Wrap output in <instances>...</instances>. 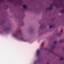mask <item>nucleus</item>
Masks as SVG:
<instances>
[{"label": "nucleus", "mask_w": 64, "mask_h": 64, "mask_svg": "<svg viewBox=\"0 0 64 64\" xmlns=\"http://www.w3.org/2000/svg\"><path fill=\"white\" fill-rule=\"evenodd\" d=\"M10 2H11V0H8Z\"/></svg>", "instance_id": "16"}, {"label": "nucleus", "mask_w": 64, "mask_h": 64, "mask_svg": "<svg viewBox=\"0 0 64 64\" xmlns=\"http://www.w3.org/2000/svg\"><path fill=\"white\" fill-rule=\"evenodd\" d=\"M36 52H37L36 55L37 56H38L40 54V50H37Z\"/></svg>", "instance_id": "2"}, {"label": "nucleus", "mask_w": 64, "mask_h": 64, "mask_svg": "<svg viewBox=\"0 0 64 64\" xmlns=\"http://www.w3.org/2000/svg\"><path fill=\"white\" fill-rule=\"evenodd\" d=\"M59 6H60V7H61V5H60Z\"/></svg>", "instance_id": "20"}, {"label": "nucleus", "mask_w": 64, "mask_h": 64, "mask_svg": "<svg viewBox=\"0 0 64 64\" xmlns=\"http://www.w3.org/2000/svg\"><path fill=\"white\" fill-rule=\"evenodd\" d=\"M61 12H62V13H64V10H61L60 11Z\"/></svg>", "instance_id": "8"}, {"label": "nucleus", "mask_w": 64, "mask_h": 64, "mask_svg": "<svg viewBox=\"0 0 64 64\" xmlns=\"http://www.w3.org/2000/svg\"><path fill=\"white\" fill-rule=\"evenodd\" d=\"M3 1V0H0V2H2Z\"/></svg>", "instance_id": "17"}, {"label": "nucleus", "mask_w": 64, "mask_h": 64, "mask_svg": "<svg viewBox=\"0 0 64 64\" xmlns=\"http://www.w3.org/2000/svg\"><path fill=\"white\" fill-rule=\"evenodd\" d=\"M53 27L54 28V26H50L49 28L50 29H51V28Z\"/></svg>", "instance_id": "5"}, {"label": "nucleus", "mask_w": 64, "mask_h": 64, "mask_svg": "<svg viewBox=\"0 0 64 64\" xmlns=\"http://www.w3.org/2000/svg\"><path fill=\"white\" fill-rule=\"evenodd\" d=\"M43 26L41 25V26H40V28H42V27Z\"/></svg>", "instance_id": "12"}, {"label": "nucleus", "mask_w": 64, "mask_h": 64, "mask_svg": "<svg viewBox=\"0 0 64 64\" xmlns=\"http://www.w3.org/2000/svg\"><path fill=\"white\" fill-rule=\"evenodd\" d=\"M13 36L15 37H17V35L16 34H13Z\"/></svg>", "instance_id": "6"}, {"label": "nucleus", "mask_w": 64, "mask_h": 64, "mask_svg": "<svg viewBox=\"0 0 64 64\" xmlns=\"http://www.w3.org/2000/svg\"><path fill=\"white\" fill-rule=\"evenodd\" d=\"M52 49H53V48H54V47H53V46H52Z\"/></svg>", "instance_id": "19"}, {"label": "nucleus", "mask_w": 64, "mask_h": 64, "mask_svg": "<svg viewBox=\"0 0 64 64\" xmlns=\"http://www.w3.org/2000/svg\"><path fill=\"white\" fill-rule=\"evenodd\" d=\"M20 40H22V41H24V40L23 37H22L21 38H20Z\"/></svg>", "instance_id": "9"}, {"label": "nucleus", "mask_w": 64, "mask_h": 64, "mask_svg": "<svg viewBox=\"0 0 64 64\" xmlns=\"http://www.w3.org/2000/svg\"><path fill=\"white\" fill-rule=\"evenodd\" d=\"M60 43H63V42H64V40H60Z\"/></svg>", "instance_id": "7"}, {"label": "nucleus", "mask_w": 64, "mask_h": 64, "mask_svg": "<svg viewBox=\"0 0 64 64\" xmlns=\"http://www.w3.org/2000/svg\"><path fill=\"white\" fill-rule=\"evenodd\" d=\"M50 52H51V50L50 51Z\"/></svg>", "instance_id": "21"}, {"label": "nucleus", "mask_w": 64, "mask_h": 64, "mask_svg": "<svg viewBox=\"0 0 64 64\" xmlns=\"http://www.w3.org/2000/svg\"><path fill=\"white\" fill-rule=\"evenodd\" d=\"M44 44V43H43L42 44V46H43V44Z\"/></svg>", "instance_id": "15"}, {"label": "nucleus", "mask_w": 64, "mask_h": 64, "mask_svg": "<svg viewBox=\"0 0 64 64\" xmlns=\"http://www.w3.org/2000/svg\"><path fill=\"white\" fill-rule=\"evenodd\" d=\"M56 8H59V7H58V6H56Z\"/></svg>", "instance_id": "13"}, {"label": "nucleus", "mask_w": 64, "mask_h": 64, "mask_svg": "<svg viewBox=\"0 0 64 64\" xmlns=\"http://www.w3.org/2000/svg\"><path fill=\"white\" fill-rule=\"evenodd\" d=\"M22 7L24 8V10H26L27 9V6L25 5H24L22 6Z\"/></svg>", "instance_id": "3"}, {"label": "nucleus", "mask_w": 64, "mask_h": 64, "mask_svg": "<svg viewBox=\"0 0 64 64\" xmlns=\"http://www.w3.org/2000/svg\"><path fill=\"white\" fill-rule=\"evenodd\" d=\"M20 34H21V35L22 34V33H21V31L20 32Z\"/></svg>", "instance_id": "14"}, {"label": "nucleus", "mask_w": 64, "mask_h": 64, "mask_svg": "<svg viewBox=\"0 0 64 64\" xmlns=\"http://www.w3.org/2000/svg\"><path fill=\"white\" fill-rule=\"evenodd\" d=\"M5 6H6V7L5 8L6 10V9H7L8 8V6L7 5H5L4 6V7H5Z\"/></svg>", "instance_id": "4"}, {"label": "nucleus", "mask_w": 64, "mask_h": 64, "mask_svg": "<svg viewBox=\"0 0 64 64\" xmlns=\"http://www.w3.org/2000/svg\"><path fill=\"white\" fill-rule=\"evenodd\" d=\"M61 32H63V30H61Z\"/></svg>", "instance_id": "18"}, {"label": "nucleus", "mask_w": 64, "mask_h": 64, "mask_svg": "<svg viewBox=\"0 0 64 64\" xmlns=\"http://www.w3.org/2000/svg\"><path fill=\"white\" fill-rule=\"evenodd\" d=\"M61 6V7H62V6Z\"/></svg>", "instance_id": "22"}, {"label": "nucleus", "mask_w": 64, "mask_h": 64, "mask_svg": "<svg viewBox=\"0 0 64 64\" xmlns=\"http://www.w3.org/2000/svg\"><path fill=\"white\" fill-rule=\"evenodd\" d=\"M64 59V58H61L60 59V60H63Z\"/></svg>", "instance_id": "11"}, {"label": "nucleus", "mask_w": 64, "mask_h": 64, "mask_svg": "<svg viewBox=\"0 0 64 64\" xmlns=\"http://www.w3.org/2000/svg\"><path fill=\"white\" fill-rule=\"evenodd\" d=\"M53 6V4H51L50 5V8H47L46 9H49V10H52V6Z\"/></svg>", "instance_id": "1"}, {"label": "nucleus", "mask_w": 64, "mask_h": 64, "mask_svg": "<svg viewBox=\"0 0 64 64\" xmlns=\"http://www.w3.org/2000/svg\"><path fill=\"white\" fill-rule=\"evenodd\" d=\"M54 45L55 44H57V42L56 41L54 42Z\"/></svg>", "instance_id": "10"}]
</instances>
